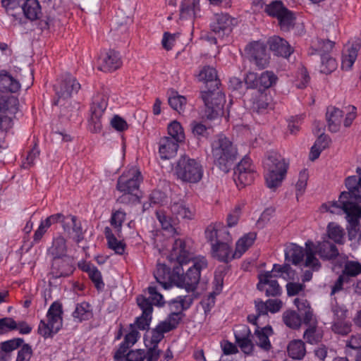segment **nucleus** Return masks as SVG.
Instances as JSON below:
<instances>
[{"instance_id":"nucleus-59","label":"nucleus","mask_w":361,"mask_h":361,"mask_svg":"<svg viewBox=\"0 0 361 361\" xmlns=\"http://www.w3.org/2000/svg\"><path fill=\"white\" fill-rule=\"evenodd\" d=\"M19 348L16 361H30L33 353L31 345L23 342Z\"/></svg>"},{"instance_id":"nucleus-13","label":"nucleus","mask_w":361,"mask_h":361,"mask_svg":"<svg viewBox=\"0 0 361 361\" xmlns=\"http://www.w3.org/2000/svg\"><path fill=\"white\" fill-rule=\"evenodd\" d=\"M245 51L251 63L258 69L265 68L269 63V56L267 53L266 47L258 42H254L247 45Z\"/></svg>"},{"instance_id":"nucleus-40","label":"nucleus","mask_w":361,"mask_h":361,"mask_svg":"<svg viewBox=\"0 0 361 361\" xmlns=\"http://www.w3.org/2000/svg\"><path fill=\"white\" fill-rule=\"evenodd\" d=\"M305 343L301 340H293L288 345V355L295 360H301L305 355Z\"/></svg>"},{"instance_id":"nucleus-33","label":"nucleus","mask_w":361,"mask_h":361,"mask_svg":"<svg viewBox=\"0 0 361 361\" xmlns=\"http://www.w3.org/2000/svg\"><path fill=\"white\" fill-rule=\"evenodd\" d=\"M305 253L302 247L295 243H290L285 249V259L297 265L303 260Z\"/></svg>"},{"instance_id":"nucleus-12","label":"nucleus","mask_w":361,"mask_h":361,"mask_svg":"<svg viewBox=\"0 0 361 361\" xmlns=\"http://www.w3.org/2000/svg\"><path fill=\"white\" fill-rule=\"evenodd\" d=\"M51 260L50 274L54 279L68 277L75 269L74 259L71 256L56 257Z\"/></svg>"},{"instance_id":"nucleus-6","label":"nucleus","mask_w":361,"mask_h":361,"mask_svg":"<svg viewBox=\"0 0 361 361\" xmlns=\"http://www.w3.org/2000/svg\"><path fill=\"white\" fill-rule=\"evenodd\" d=\"M63 306L59 301L54 302L47 312V322L41 320L37 332L44 338H52L63 326Z\"/></svg>"},{"instance_id":"nucleus-25","label":"nucleus","mask_w":361,"mask_h":361,"mask_svg":"<svg viewBox=\"0 0 361 361\" xmlns=\"http://www.w3.org/2000/svg\"><path fill=\"white\" fill-rule=\"evenodd\" d=\"M23 338H14L0 343V361H9L12 353L22 345Z\"/></svg>"},{"instance_id":"nucleus-39","label":"nucleus","mask_w":361,"mask_h":361,"mask_svg":"<svg viewBox=\"0 0 361 361\" xmlns=\"http://www.w3.org/2000/svg\"><path fill=\"white\" fill-rule=\"evenodd\" d=\"M20 88L18 81L6 73L0 75V90L8 92H16Z\"/></svg>"},{"instance_id":"nucleus-51","label":"nucleus","mask_w":361,"mask_h":361,"mask_svg":"<svg viewBox=\"0 0 361 361\" xmlns=\"http://www.w3.org/2000/svg\"><path fill=\"white\" fill-rule=\"evenodd\" d=\"M320 72L324 74H329L337 68V63L334 58L330 54L321 56Z\"/></svg>"},{"instance_id":"nucleus-24","label":"nucleus","mask_w":361,"mask_h":361,"mask_svg":"<svg viewBox=\"0 0 361 361\" xmlns=\"http://www.w3.org/2000/svg\"><path fill=\"white\" fill-rule=\"evenodd\" d=\"M200 0H183L180 9L181 19H194L200 17Z\"/></svg>"},{"instance_id":"nucleus-27","label":"nucleus","mask_w":361,"mask_h":361,"mask_svg":"<svg viewBox=\"0 0 361 361\" xmlns=\"http://www.w3.org/2000/svg\"><path fill=\"white\" fill-rule=\"evenodd\" d=\"M198 80L204 82L208 90L219 89L220 81L217 78L216 71L210 66H204L197 75Z\"/></svg>"},{"instance_id":"nucleus-14","label":"nucleus","mask_w":361,"mask_h":361,"mask_svg":"<svg viewBox=\"0 0 361 361\" xmlns=\"http://www.w3.org/2000/svg\"><path fill=\"white\" fill-rule=\"evenodd\" d=\"M349 194L343 192L339 196V202L342 204V209L347 215L348 221L352 226H357L361 218V207L356 202H353Z\"/></svg>"},{"instance_id":"nucleus-16","label":"nucleus","mask_w":361,"mask_h":361,"mask_svg":"<svg viewBox=\"0 0 361 361\" xmlns=\"http://www.w3.org/2000/svg\"><path fill=\"white\" fill-rule=\"evenodd\" d=\"M259 282L257 288L264 291L267 297H276L281 295L282 290L277 280L271 277V272H264L258 275Z\"/></svg>"},{"instance_id":"nucleus-42","label":"nucleus","mask_w":361,"mask_h":361,"mask_svg":"<svg viewBox=\"0 0 361 361\" xmlns=\"http://www.w3.org/2000/svg\"><path fill=\"white\" fill-rule=\"evenodd\" d=\"M280 27L283 31H289L294 27L295 17L294 13L287 8L276 18Z\"/></svg>"},{"instance_id":"nucleus-2","label":"nucleus","mask_w":361,"mask_h":361,"mask_svg":"<svg viewBox=\"0 0 361 361\" xmlns=\"http://www.w3.org/2000/svg\"><path fill=\"white\" fill-rule=\"evenodd\" d=\"M211 147L214 164L224 173H228L238 157L236 146L228 137L220 134L212 142Z\"/></svg>"},{"instance_id":"nucleus-54","label":"nucleus","mask_w":361,"mask_h":361,"mask_svg":"<svg viewBox=\"0 0 361 361\" xmlns=\"http://www.w3.org/2000/svg\"><path fill=\"white\" fill-rule=\"evenodd\" d=\"M328 236L330 239L336 243H341L343 238V228L335 224L334 223H329L327 228Z\"/></svg>"},{"instance_id":"nucleus-64","label":"nucleus","mask_w":361,"mask_h":361,"mask_svg":"<svg viewBox=\"0 0 361 361\" xmlns=\"http://www.w3.org/2000/svg\"><path fill=\"white\" fill-rule=\"evenodd\" d=\"M252 338L248 337L235 342L241 351L246 355H251L254 351L255 344L252 341Z\"/></svg>"},{"instance_id":"nucleus-3","label":"nucleus","mask_w":361,"mask_h":361,"mask_svg":"<svg viewBox=\"0 0 361 361\" xmlns=\"http://www.w3.org/2000/svg\"><path fill=\"white\" fill-rule=\"evenodd\" d=\"M264 167L266 170L264 178L267 186L275 189L281 185L285 178L288 163L279 153L269 152L264 161Z\"/></svg>"},{"instance_id":"nucleus-49","label":"nucleus","mask_w":361,"mask_h":361,"mask_svg":"<svg viewBox=\"0 0 361 361\" xmlns=\"http://www.w3.org/2000/svg\"><path fill=\"white\" fill-rule=\"evenodd\" d=\"M171 269L164 264H158L157 269L154 273V277L158 283L161 285L166 284L167 280L172 278L171 274Z\"/></svg>"},{"instance_id":"nucleus-34","label":"nucleus","mask_w":361,"mask_h":361,"mask_svg":"<svg viewBox=\"0 0 361 361\" xmlns=\"http://www.w3.org/2000/svg\"><path fill=\"white\" fill-rule=\"evenodd\" d=\"M92 316L91 305L87 302L76 304L75 310L72 313L74 320L79 322L89 320Z\"/></svg>"},{"instance_id":"nucleus-22","label":"nucleus","mask_w":361,"mask_h":361,"mask_svg":"<svg viewBox=\"0 0 361 361\" xmlns=\"http://www.w3.org/2000/svg\"><path fill=\"white\" fill-rule=\"evenodd\" d=\"M273 334V329L271 326L267 325L264 327L257 326L254 333L256 345L264 351H269L272 347L269 341V336Z\"/></svg>"},{"instance_id":"nucleus-7","label":"nucleus","mask_w":361,"mask_h":361,"mask_svg":"<svg viewBox=\"0 0 361 361\" xmlns=\"http://www.w3.org/2000/svg\"><path fill=\"white\" fill-rule=\"evenodd\" d=\"M217 90L212 88L201 92L205 106L204 116L209 120H213L223 113L226 98L224 94Z\"/></svg>"},{"instance_id":"nucleus-37","label":"nucleus","mask_w":361,"mask_h":361,"mask_svg":"<svg viewBox=\"0 0 361 361\" xmlns=\"http://www.w3.org/2000/svg\"><path fill=\"white\" fill-rule=\"evenodd\" d=\"M82 269L88 274L90 279L97 290H102L104 288L102 274L97 267L91 264H87L82 267Z\"/></svg>"},{"instance_id":"nucleus-61","label":"nucleus","mask_w":361,"mask_h":361,"mask_svg":"<svg viewBox=\"0 0 361 361\" xmlns=\"http://www.w3.org/2000/svg\"><path fill=\"white\" fill-rule=\"evenodd\" d=\"M145 357V350H130L125 353L124 361H144Z\"/></svg>"},{"instance_id":"nucleus-4","label":"nucleus","mask_w":361,"mask_h":361,"mask_svg":"<svg viewBox=\"0 0 361 361\" xmlns=\"http://www.w3.org/2000/svg\"><path fill=\"white\" fill-rule=\"evenodd\" d=\"M174 171L177 178L183 182L197 183L202 178L204 171L200 161L183 154L177 160Z\"/></svg>"},{"instance_id":"nucleus-46","label":"nucleus","mask_w":361,"mask_h":361,"mask_svg":"<svg viewBox=\"0 0 361 361\" xmlns=\"http://www.w3.org/2000/svg\"><path fill=\"white\" fill-rule=\"evenodd\" d=\"M168 102L173 109L181 114L185 110L187 99L183 96L178 94L177 92H172L171 95L169 97Z\"/></svg>"},{"instance_id":"nucleus-21","label":"nucleus","mask_w":361,"mask_h":361,"mask_svg":"<svg viewBox=\"0 0 361 361\" xmlns=\"http://www.w3.org/2000/svg\"><path fill=\"white\" fill-rule=\"evenodd\" d=\"M139 337L140 334L135 329L126 334L124 340L114 353V361H124L125 353L137 341Z\"/></svg>"},{"instance_id":"nucleus-45","label":"nucleus","mask_w":361,"mask_h":361,"mask_svg":"<svg viewBox=\"0 0 361 361\" xmlns=\"http://www.w3.org/2000/svg\"><path fill=\"white\" fill-rule=\"evenodd\" d=\"M283 322L287 326L297 329L300 326L302 319L295 310H288L283 314Z\"/></svg>"},{"instance_id":"nucleus-17","label":"nucleus","mask_w":361,"mask_h":361,"mask_svg":"<svg viewBox=\"0 0 361 361\" xmlns=\"http://www.w3.org/2000/svg\"><path fill=\"white\" fill-rule=\"evenodd\" d=\"M106 108V103L104 101L101 102H94L91 106V116L88 120V129L93 133H97L101 131L102 116Z\"/></svg>"},{"instance_id":"nucleus-58","label":"nucleus","mask_w":361,"mask_h":361,"mask_svg":"<svg viewBox=\"0 0 361 361\" xmlns=\"http://www.w3.org/2000/svg\"><path fill=\"white\" fill-rule=\"evenodd\" d=\"M17 327V322L12 317L0 319V335L16 330Z\"/></svg>"},{"instance_id":"nucleus-23","label":"nucleus","mask_w":361,"mask_h":361,"mask_svg":"<svg viewBox=\"0 0 361 361\" xmlns=\"http://www.w3.org/2000/svg\"><path fill=\"white\" fill-rule=\"evenodd\" d=\"M268 44L269 49L277 56L288 58L293 51L288 42L278 36L271 37L268 41Z\"/></svg>"},{"instance_id":"nucleus-53","label":"nucleus","mask_w":361,"mask_h":361,"mask_svg":"<svg viewBox=\"0 0 361 361\" xmlns=\"http://www.w3.org/2000/svg\"><path fill=\"white\" fill-rule=\"evenodd\" d=\"M361 274V264L357 261H347L343 270L345 277H355Z\"/></svg>"},{"instance_id":"nucleus-26","label":"nucleus","mask_w":361,"mask_h":361,"mask_svg":"<svg viewBox=\"0 0 361 361\" xmlns=\"http://www.w3.org/2000/svg\"><path fill=\"white\" fill-rule=\"evenodd\" d=\"M343 113L342 110L335 106H329L327 108L326 117L328 128L331 132L336 133L339 130Z\"/></svg>"},{"instance_id":"nucleus-60","label":"nucleus","mask_w":361,"mask_h":361,"mask_svg":"<svg viewBox=\"0 0 361 361\" xmlns=\"http://www.w3.org/2000/svg\"><path fill=\"white\" fill-rule=\"evenodd\" d=\"M136 300L138 306L142 311V314L145 315L152 314L154 304L150 301L149 298L143 295H138Z\"/></svg>"},{"instance_id":"nucleus-30","label":"nucleus","mask_w":361,"mask_h":361,"mask_svg":"<svg viewBox=\"0 0 361 361\" xmlns=\"http://www.w3.org/2000/svg\"><path fill=\"white\" fill-rule=\"evenodd\" d=\"M19 102L16 97L0 92V111L16 114L18 111Z\"/></svg>"},{"instance_id":"nucleus-62","label":"nucleus","mask_w":361,"mask_h":361,"mask_svg":"<svg viewBox=\"0 0 361 361\" xmlns=\"http://www.w3.org/2000/svg\"><path fill=\"white\" fill-rule=\"evenodd\" d=\"M234 336L235 342L240 339L253 337L249 326L245 324H238L235 326L234 329Z\"/></svg>"},{"instance_id":"nucleus-28","label":"nucleus","mask_w":361,"mask_h":361,"mask_svg":"<svg viewBox=\"0 0 361 361\" xmlns=\"http://www.w3.org/2000/svg\"><path fill=\"white\" fill-rule=\"evenodd\" d=\"M20 8L25 17L31 21L38 19L42 14L41 6L38 0H25Z\"/></svg>"},{"instance_id":"nucleus-10","label":"nucleus","mask_w":361,"mask_h":361,"mask_svg":"<svg viewBox=\"0 0 361 361\" xmlns=\"http://www.w3.org/2000/svg\"><path fill=\"white\" fill-rule=\"evenodd\" d=\"M142 179L140 170L135 167H132L123 172L118 178L116 189L121 192L138 193L140 185Z\"/></svg>"},{"instance_id":"nucleus-19","label":"nucleus","mask_w":361,"mask_h":361,"mask_svg":"<svg viewBox=\"0 0 361 361\" xmlns=\"http://www.w3.org/2000/svg\"><path fill=\"white\" fill-rule=\"evenodd\" d=\"M122 63L119 52L110 49L100 58L99 68L104 72H113L120 68Z\"/></svg>"},{"instance_id":"nucleus-32","label":"nucleus","mask_w":361,"mask_h":361,"mask_svg":"<svg viewBox=\"0 0 361 361\" xmlns=\"http://www.w3.org/2000/svg\"><path fill=\"white\" fill-rule=\"evenodd\" d=\"M66 240L62 236L54 238L51 246L48 249L47 254L51 259L56 257L68 256L67 255Z\"/></svg>"},{"instance_id":"nucleus-11","label":"nucleus","mask_w":361,"mask_h":361,"mask_svg":"<svg viewBox=\"0 0 361 361\" xmlns=\"http://www.w3.org/2000/svg\"><path fill=\"white\" fill-rule=\"evenodd\" d=\"M80 89V84L75 77L70 74L63 75L54 85L58 99L54 102V104L59 105L61 99L70 98L73 94H77Z\"/></svg>"},{"instance_id":"nucleus-1","label":"nucleus","mask_w":361,"mask_h":361,"mask_svg":"<svg viewBox=\"0 0 361 361\" xmlns=\"http://www.w3.org/2000/svg\"><path fill=\"white\" fill-rule=\"evenodd\" d=\"M169 258L178 264L174 266L172 271L173 281L176 286L185 289L188 293L195 291L201 271L207 268V259L203 256L192 259L186 242L180 238L174 241Z\"/></svg>"},{"instance_id":"nucleus-55","label":"nucleus","mask_w":361,"mask_h":361,"mask_svg":"<svg viewBox=\"0 0 361 361\" xmlns=\"http://www.w3.org/2000/svg\"><path fill=\"white\" fill-rule=\"evenodd\" d=\"M269 106L267 94L258 92L256 98L253 99L252 108L257 113H263Z\"/></svg>"},{"instance_id":"nucleus-35","label":"nucleus","mask_w":361,"mask_h":361,"mask_svg":"<svg viewBox=\"0 0 361 361\" xmlns=\"http://www.w3.org/2000/svg\"><path fill=\"white\" fill-rule=\"evenodd\" d=\"M171 212L176 219H191L193 217V212L183 201L174 202L171 204Z\"/></svg>"},{"instance_id":"nucleus-36","label":"nucleus","mask_w":361,"mask_h":361,"mask_svg":"<svg viewBox=\"0 0 361 361\" xmlns=\"http://www.w3.org/2000/svg\"><path fill=\"white\" fill-rule=\"evenodd\" d=\"M104 235L107 240L109 248L113 250L117 255H123L126 250V243L122 240H118L113 234L111 229L109 227L105 228Z\"/></svg>"},{"instance_id":"nucleus-50","label":"nucleus","mask_w":361,"mask_h":361,"mask_svg":"<svg viewBox=\"0 0 361 361\" xmlns=\"http://www.w3.org/2000/svg\"><path fill=\"white\" fill-rule=\"evenodd\" d=\"M286 8L281 1L275 0L265 5L264 11L267 16L277 18Z\"/></svg>"},{"instance_id":"nucleus-47","label":"nucleus","mask_w":361,"mask_h":361,"mask_svg":"<svg viewBox=\"0 0 361 361\" xmlns=\"http://www.w3.org/2000/svg\"><path fill=\"white\" fill-rule=\"evenodd\" d=\"M331 329L334 334L345 336L351 332L352 324L346 319L333 321Z\"/></svg>"},{"instance_id":"nucleus-44","label":"nucleus","mask_w":361,"mask_h":361,"mask_svg":"<svg viewBox=\"0 0 361 361\" xmlns=\"http://www.w3.org/2000/svg\"><path fill=\"white\" fill-rule=\"evenodd\" d=\"M277 80L278 77L274 72L269 71L262 72L259 75V92L272 87Z\"/></svg>"},{"instance_id":"nucleus-31","label":"nucleus","mask_w":361,"mask_h":361,"mask_svg":"<svg viewBox=\"0 0 361 361\" xmlns=\"http://www.w3.org/2000/svg\"><path fill=\"white\" fill-rule=\"evenodd\" d=\"M335 46V42L329 39H317L316 41L312 42L311 49L309 51L310 55L330 54Z\"/></svg>"},{"instance_id":"nucleus-52","label":"nucleus","mask_w":361,"mask_h":361,"mask_svg":"<svg viewBox=\"0 0 361 361\" xmlns=\"http://www.w3.org/2000/svg\"><path fill=\"white\" fill-rule=\"evenodd\" d=\"M267 272H271V277H283L284 279H288L290 278V274L293 270L288 264H284L283 265L274 264L271 271Z\"/></svg>"},{"instance_id":"nucleus-15","label":"nucleus","mask_w":361,"mask_h":361,"mask_svg":"<svg viewBox=\"0 0 361 361\" xmlns=\"http://www.w3.org/2000/svg\"><path fill=\"white\" fill-rule=\"evenodd\" d=\"M232 238L218 240L214 243H212V255L213 257L217 259L220 262H228L233 259L238 257L237 251L232 254L231 244Z\"/></svg>"},{"instance_id":"nucleus-5","label":"nucleus","mask_w":361,"mask_h":361,"mask_svg":"<svg viewBox=\"0 0 361 361\" xmlns=\"http://www.w3.org/2000/svg\"><path fill=\"white\" fill-rule=\"evenodd\" d=\"M313 245L312 242L306 243V259L305 265L307 267H310L313 271H317L321 267L319 260L315 257V254H317L320 258L324 260H330L336 259L338 255V250L336 246L328 241L324 240L319 242L315 247V250L310 246Z\"/></svg>"},{"instance_id":"nucleus-38","label":"nucleus","mask_w":361,"mask_h":361,"mask_svg":"<svg viewBox=\"0 0 361 361\" xmlns=\"http://www.w3.org/2000/svg\"><path fill=\"white\" fill-rule=\"evenodd\" d=\"M346 192L355 202H361V191L359 190V180L356 176H349L345 179Z\"/></svg>"},{"instance_id":"nucleus-9","label":"nucleus","mask_w":361,"mask_h":361,"mask_svg":"<svg viewBox=\"0 0 361 361\" xmlns=\"http://www.w3.org/2000/svg\"><path fill=\"white\" fill-rule=\"evenodd\" d=\"M233 170V180L238 188L252 184L257 176L255 166L247 157L243 158Z\"/></svg>"},{"instance_id":"nucleus-43","label":"nucleus","mask_w":361,"mask_h":361,"mask_svg":"<svg viewBox=\"0 0 361 361\" xmlns=\"http://www.w3.org/2000/svg\"><path fill=\"white\" fill-rule=\"evenodd\" d=\"M168 137H171L178 143H182L185 141V133L180 123L176 121L171 122L168 125Z\"/></svg>"},{"instance_id":"nucleus-56","label":"nucleus","mask_w":361,"mask_h":361,"mask_svg":"<svg viewBox=\"0 0 361 361\" xmlns=\"http://www.w3.org/2000/svg\"><path fill=\"white\" fill-rule=\"evenodd\" d=\"M303 338L310 344H317L322 340V335L317 331L315 326H312L304 332Z\"/></svg>"},{"instance_id":"nucleus-57","label":"nucleus","mask_w":361,"mask_h":361,"mask_svg":"<svg viewBox=\"0 0 361 361\" xmlns=\"http://www.w3.org/2000/svg\"><path fill=\"white\" fill-rule=\"evenodd\" d=\"M156 216L160 223L161 228L164 230H169L173 228L175 224L174 220L166 215L164 210H158L156 212Z\"/></svg>"},{"instance_id":"nucleus-18","label":"nucleus","mask_w":361,"mask_h":361,"mask_svg":"<svg viewBox=\"0 0 361 361\" xmlns=\"http://www.w3.org/2000/svg\"><path fill=\"white\" fill-rule=\"evenodd\" d=\"M360 47L361 42L359 39L351 43L349 42L345 45L343 50L341 61V66L343 69L348 71L353 67L357 57V54Z\"/></svg>"},{"instance_id":"nucleus-29","label":"nucleus","mask_w":361,"mask_h":361,"mask_svg":"<svg viewBox=\"0 0 361 361\" xmlns=\"http://www.w3.org/2000/svg\"><path fill=\"white\" fill-rule=\"evenodd\" d=\"M205 235L207 239L212 243H214V241L216 243L218 240L230 239L229 232L220 224L207 226L205 231Z\"/></svg>"},{"instance_id":"nucleus-63","label":"nucleus","mask_w":361,"mask_h":361,"mask_svg":"<svg viewBox=\"0 0 361 361\" xmlns=\"http://www.w3.org/2000/svg\"><path fill=\"white\" fill-rule=\"evenodd\" d=\"M247 89H257L259 91V75L254 72H249L244 78Z\"/></svg>"},{"instance_id":"nucleus-8","label":"nucleus","mask_w":361,"mask_h":361,"mask_svg":"<svg viewBox=\"0 0 361 361\" xmlns=\"http://www.w3.org/2000/svg\"><path fill=\"white\" fill-rule=\"evenodd\" d=\"M235 23V18L227 13H214L210 18L209 28L214 35L215 43H216V38L224 39L228 37L232 32Z\"/></svg>"},{"instance_id":"nucleus-41","label":"nucleus","mask_w":361,"mask_h":361,"mask_svg":"<svg viewBox=\"0 0 361 361\" xmlns=\"http://www.w3.org/2000/svg\"><path fill=\"white\" fill-rule=\"evenodd\" d=\"M257 238L255 232H250L240 238L236 243L238 257L240 256L254 243Z\"/></svg>"},{"instance_id":"nucleus-48","label":"nucleus","mask_w":361,"mask_h":361,"mask_svg":"<svg viewBox=\"0 0 361 361\" xmlns=\"http://www.w3.org/2000/svg\"><path fill=\"white\" fill-rule=\"evenodd\" d=\"M190 126L192 133L197 139L207 138L209 136L210 126L197 121H192Z\"/></svg>"},{"instance_id":"nucleus-20","label":"nucleus","mask_w":361,"mask_h":361,"mask_svg":"<svg viewBox=\"0 0 361 361\" xmlns=\"http://www.w3.org/2000/svg\"><path fill=\"white\" fill-rule=\"evenodd\" d=\"M158 145L159 157L163 160L174 157L179 148V143L166 136L161 137Z\"/></svg>"}]
</instances>
